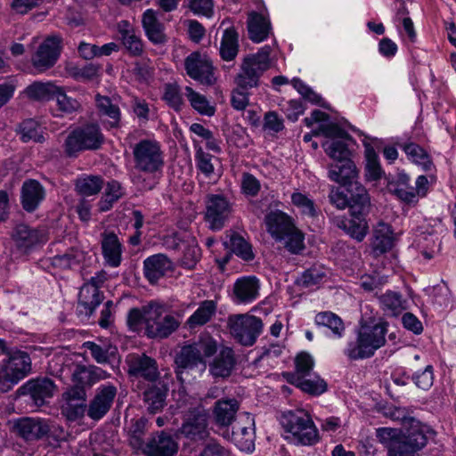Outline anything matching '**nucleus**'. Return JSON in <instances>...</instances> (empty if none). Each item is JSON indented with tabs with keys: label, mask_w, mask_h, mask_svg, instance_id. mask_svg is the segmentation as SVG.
I'll list each match as a JSON object with an SVG mask.
<instances>
[{
	"label": "nucleus",
	"mask_w": 456,
	"mask_h": 456,
	"mask_svg": "<svg viewBox=\"0 0 456 456\" xmlns=\"http://www.w3.org/2000/svg\"><path fill=\"white\" fill-rule=\"evenodd\" d=\"M227 326L233 338L244 346H253L264 330L263 321L249 314L230 315Z\"/></svg>",
	"instance_id": "obj_8"
},
{
	"label": "nucleus",
	"mask_w": 456,
	"mask_h": 456,
	"mask_svg": "<svg viewBox=\"0 0 456 456\" xmlns=\"http://www.w3.org/2000/svg\"><path fill=\"white\" fill-rule=\"evenodd\" d=\"M217 305L214 300H204L198 309L188 318L186 324L191 328H196L208 323L215 315Z\"/></svg>",
	"instance_id": "obj_40"
},
{
	"label": "nucleus",
	"mask_w": 456,
	"mask_h": 456,
	"mask_svg": "<svg viewBox=\"0 0 456 456\" xmlns=\"http://www.w3.org/2000/svg\"><path fill=\"white\" fill-rule=\"evenodd\" d=\"M62 39L59 36L46 37L31 57L34 69L42 73L53 68L60 58Z\"/></svg>",
	"instance_id": "obj_13"
},
{
	"label": "nucleus",
	"mask_w": 456,
	"mask_h": 456,
	"mask_svg": "<svg viewBox=\"0 0 456 456\" xmlns=\"http://www.w3.org/2000/svg\"><path fill=\"white\" fill-rule=\"evenodd\" d=\"M12 236L16 248L22 253H28L45 240L43 232L24 224L16 225Z\"/></svg>",
	"instance_id": "obj_21"
},
{
	"label": "nucleus",
	"mask_w": 456,
	"mask_h": 456,
	"mask_svg": "<svg viewBox=\"0 0 456 456\" xmlns=\"http://www.w3.org/2000/svg\"><path fill=\"white\" fill-rule=\"evenodd\" d=\"M104 139L98 124L88 123L79 126L67 135L63 143V151L69 158H77L83 151L101 149Z\"/></svg>",
	"instance_id": "obj_1"
},
{
	"label": "nucleus",
	"mask_w": 456,
	"mask_h": 456,
	"mask_svg": "<svg viewBox=\"0 0 456 456\" xmlns=\"http://www.w3.org/2000/svg\"><path fill=\"white\" fill-rule=\"evenodd\" d=\"M399 442L411 450V452H416L427 444L428 437L425 433V428L419 423L412 425Z\"/></svg>",
	"instance_id": "obj_43"
},
{
	"label": "nucleus",
	"mask_w": 456,
	"mask_h": 456,
	"mask_svg": "<svg viewBox=\"0 0 456 456\" xmlns=\"http://www.w3.org/2000/svg\"><path fill=\"white\" fill-rule=\"evenodd\" d=\"M102 252L106 264L111 267H118L122 261V244L114 232L102 233Z\"/></svg>",
	"instance_id": "obj_28"
},
{
	"label": "nucleus",
	"mask_w": 456,
	"mask_h": 456,
	"mask_svg": "<svg viewBox=\"0 0 456 456\" xmlns=\"http://www.w3.org/2000/svg\"><path fill=\"white\" fill-rule=\"evenodd\" d=\"M86 258V252L76 248L68 249L62 255L53 258V265L61 269H69L78 265Z\"/></svg>",
	"instance_id": "obj_46"
},
{
	"label": "nucleus",
	"mask_w": 456,
	"mask_h": 456,
	"mask_svg": "<svg viewBox=\"0 0 456 456\" xmlns=\"http://www.w3.org/2000/svg\"><path fill=\"white\" fill-rule=\"evenodd\" d=\"M142 23L146 36L151 43L160 45L167 41V36L164 32L165 27L159 20L156 11L152 9L146 10L142 14Z\"/></svg>",
	"instance_id": "obj_33"
},
{
	"label": "nucleus",
	"mask_w": 456,
	"mask_h": 456,
	"mask_svg": "<svg viewBox=\"0 0 456 456\" xmlns=\"http://www.w3.org/2000/svg\"><path fill=\"white\" fill-rule=\"evenodd\" d=\"M350 194L348 208L354 216H367L370 209V199L367 190L361 184H353L346 189Z\"/></svg>",
	"instance_id": "obj_29"
},
{
	"label": "nucleus",
	"mask_w": 456,
	"mask_h": 456,
	"mask_svg": "<svg viewBox=\"0 0 456 456\" xmlns=\"http://www.w3.org/2000/svg\"><path fill=\"white\" fill-rule=\"evenodd\" d=\"M62 414L70 421H75L84 417L87 413V405L86 402L65 401L61 407Z\"/></svg>",
	"instance_id": "obj_62"
},
{
	"label": "nucleus",
	"mask_w": 456,
	"mask_h": 456,
	"mask_svg": "<svg viewBox=\"0 0 456 456\" xmlns=\"http://www.w3.org/2000/svg\"><path fill=\"white\" fill-rule=\"evenodd\" d=\"M230 245L232 252L244 261H251L255 255L251 245L240 234L232 233L230 237Z\"/></svg>",
	"instance_id": "obj_53"
},
{
	"label": "nucleus",
	"mask_w": 456,
	"mask_h": 456,
	"mask_svg": "<svg viewBox=\"0 0 456 456\" xmlns=\"http://www.w3.org/2000/svg\"><path fill=\"white\" fill-rule=\"evenodd\" d=\"M162 99L175 111L181 110L183 104L180 87L176 83H167L164 86Z\"/></svg>",
	"instance_id": "obj_56"
},
{
	"label": "nucleus",
	"mask_w": 456,
	"mask_h": 456,
	"mask_svg": "<svg viewBox=\"0 0 456 456\" xmlns=\"http://www.w3.org/2000/svg\"><path fill=\"white\" fill-rule=\"evenodd\" d=\"M314 322L318 326L329 328L333 334L341 338L345 331L342 319L332 312H321L315 315Z\"/></svg>",
	"instance_id": "obj_47"
},
{
	"label": "nucleus",
	"mask_w": 456,
	"mask_h": 456,
	"mask_svg": "<svg viewBox=\"0 0 456 456\" xmlns=\"http://www.w3.org/2000/svg\"><path fill=\"white\" fill-rule=\"evenodd\" d=\"M184 90L188 101L195 110L202 115H214L215 109L209 105L208 101L204 95L197 93L190 86H186Z\"/></svg>",
	"instance_id": "obj_50"
},
{
	"label": "nucleus",
	"mask_w": 456,
	"mask_h": 456,
	"mask_svg": "<svg viewBox=\"0 0 456 456\" xmlns=\"http://www.w3.org/2000/svg\"><path fill=\"white\" fill-rule=\"evenodd\" d=\"M169 307L167 303L159 299H153L147 302L141 307H134L129 310L126 317V324L130 330L139 331L142 325L151 327L157 322L165 318L166 314H170Z\"/></svg>",
	"instance_id": "obj_9"
},
{
	"label": "nucleus",
	"mask_w": 456,
	"mask_h": 456,
	"mask_svg": "<svg viewBox=\"0 0 456 456\" xmlns=\"http://www.w3.org/2000/svg\"><path fill=\"white\" fill-rule=\"evenodd\" d=\"M271 48L265 46L256 53L248 54L242 60L235 84L241 90H249L259 86V79L271 66Z\"/></svg>",
	"instance_id": "obj_5"
},
{
	"label": "nucleus",
	"mask_w": 456,
	"mask_h": 456,
	"mask_svg": "<svg viewBox=\"0 0 456 456\" xmlns=\"http://www.w3.org/2000/svg\"><path fill=\"white\" fill-rule=\"evenodd\" d=\"M195 148V161L197 168L209 177L214 173V165L212 163L213 156L208 152H205L201 146L194 142Z\"/></svg>",
	"instance_id": "obj_61"
},
{
	"label": "nucleus",
	"mask_w": 456,
	"mask_h": 456,
	"mask_svg": "<svg viewBox=\"0 0 456 456\" xmlns=\"http://www.w3.org/2000/svg\"><path fill=\"white\" fill-rule=\"evenodd\" d=\"M357 175V168L351 159L335 162L329 167V178L331 181L346 186V189L352 188L353 184H359V183L355 181Z\"/></svg>",
	"instance_id": "obj_25"
},
{
	"label": "nucleus",
	"mask_w": 456,
	"mask_h": 456,
	"mask_svg": "<svg viewBox=\"0 0 456 456\" xmlns=\"http://www.w3.org/2000/svg\"><path fill=\"white\" fill-rule=\"evenodd\" d=\"M365 175L368 180L377 181L380 179L383 175V170L379 163V155L370 146H367L365 149Z\"/></svg>",
	"instance_id": "obj_49"
},
{
	"label": "nucleus",
	"mask_w": 456,
	"mask_h": 456,
	"mask_svg": "<svg viewBox=\"0 0 456 456\" xmlns=\"http://www.w3.org/2000/svg\"><path fill=\"white\" fill-rule=\"evenodd\" d=\"M338 226L357 241L363 240L369 228L366 216H351L350 219L341 220Z\"/></svg>",
	"instance_id": "obj_41"
},
{
	"label": "nucleus",
	"mask_w": 456,
	"mask_h": 456,
	"mask_svg": "<svg viewBox=\"0 0 456 456\" xmlns=\"http://www.w3.org/2000/svg\"><path fill=\"white\" fill-rule=\"evenodd\" d=\"M216 350V340L207 334L200 336L191 344L184 345L175 359L177 378L182 379L183 370L193 369L200 363H204V358L213 356Z\"/></svg>",
	"instance_id": "obj_4"
},
{
	"label": "nucleus",
	"mask_w": 456,
	"mask_h": 456,
	"mask_svg": "<svg viewBox=\"0 0 456 456\" xmlns=\"http://www.w3.org/2000/svg\"><path fill=\"white\" fill-rule=\"evenodd\" d=\"M248 37L255 43L265 40L271 31L269 19L258 12H251L248 18Z\"/></svg>",
	"instance_id": "obj_38"
},
{
	"label": "nucleus",
	"mask_w": 456,
	"mask_h": 456,
	"mask_svg": "<svg viewBox=\"0 0 456 456\" xmlns=\"http://www.w3.org/2000/svg\"><path fill=\"white\" fill-rule=\"evenodd\" d=\"M240 403L235 398H222L213 406L214 421L221 428H226L236 419Z\"/></svg>",
	"instance_id": "obj_22"
},
{
	"label": "nucleus",
	"mask_w": 456,
	"mask_h": 456,
	"mask_svg": "<svg viewBox=\"0 0 456 456\" xmlns=\"http://www.w3.org/2000/svg\"><path fill=\"white\" fill-rule=\"evenodd\" d=\"M393 231L391 226L379 222L374 230L371 241V250L375 256H379L389 251L393 247Z\"/></svg>",
	"instance_id": "obj_37"
},
{
	"label": "nucleus",
	"mask_w": 456,
	"mask_h": 456,
	"mask_svg": "<svg viewBox=\"0 0 456 456\" xmlns=\"http://www.w3.org/2000/svg\"><path fill=\"white\" fill-rule=\"evenodd\" d=\"M134 167L141 173L156 175L164 167V152L154 139H142L132 146Z\"/></svg>",
	"instance_id": "obj_6"
},
{
	"label": "nucleus",
	"mask_w": 456,
	"mask_h": 456,
	"mask_svg": "<svg viewBox=\"0 0 456 456\" xmlns=\"http://www.w3.org/2000/svg\"><path fill=\"white\" fill-rule=\"evenodd\" d=\"M167 391L163 385H152L144 391L143 399L151 413H156L164 407Z\"/></svg>",
	"instance_id": "obj_42"
},
{
	"label": "nucleus",
	"mask_w": 456,
	"mask_h": 456,
	"mask_svg": "<svg viewBox=\"0 0 456 456\" xmlns=\"http://www.w3.org/2000/svg\"><path fill=\"white\" fill-rule=\"evenodd\" d=\"M266 230L277 241H281L296 225L292 218L282 211H271L265 218Z\"/></svg>",
	"instance_id": "obj_23"
},
{
	"label": "nucleus",
	"mask_w": 456,
	"mask_h": 456,
	"mask_svg": "<svg viewBox=\"0 0 456 456\" xmlns=\"http://www.w3.org/2000/svg\"><path fill=\"white\" fill-rule=\"evenodd\" d=\"M147 420L144 418L136 419L132 423L128 431V440L134 449H142L145 446L144 436L146 433Z\"/></svg>",
	"instance_id": "obj_52"
},
{
	"label": "nucleus",
	"mask_w": 456,
	"mask_h": 456,
	"mask_svg": "<svg viewBox=\"0 0 456 456\" xmlns=\"http://www.w3.org/2000/svg\"><path fill=\"white\" fill-rule=\"evenodd\" d=\"M322 267L314 265L305 271L296 280L295 283L302 288H310L318 285L325 277Z\"/></svg>",
	"instance_id": "obj_54"
},
{
	"label": "nucleus",
	"mask_w": 456,
	"mask_h": 456,
	"mask_svg": "<svg viewBox=\"0 0 456 456\" xmlns=\"http://www.w3.org/2000/svg\"><path fill=\"white\" fill-rule=\"evenodd\" d=\"M180 320L173 314H166L151 327H144V335L151 339H164L171 336L180 327Z\"/></svg>",
	"instance_id": "obj_34"
},
{
	"label": "nucleus",
	"mask_w": 456,
	"mask_h": 456,
	"mask_svg": "<svg viewBox=\"0 0 456 456\" xmlns=\"http://www.w3.org/2000/svg\"><path fill=\"white\" fill-rule=\"evenodd\" d=\"M121 39L124 46L133 56H139L143 51L142 40L134 30L120 29Z\"/></svg>",
	"instance_id": "obj_59"
},
{
	"label": "nucleus",
	"mask_w": 456,
	"mask_h": 456,
	"mask_svg": "<svg viewBox=\"0 0 456 456\" xmlns=\"http://www.w3.org/2000/svg\"><path fill=\"white\" fill-rule=\"evenodd\" d=\"M281 425L302 445H312L318 442V431L310 417L303 410L288 411L281 417Z\"/></svg>",
	"instance_id": "obj_7"
},
{
	"label": "nucleus",
	"mask_w": 456,
	"mask_h": 456,
	"mask_svg": "<svg viewBox=\"0 0 456 456\" xmlns=\"http://www.w3.org/2000/svg\"><path fill=\"white\" fill-rule=\"evenodd\" d=\"M14 431L26 441L41 439L50 431L47 423L41 419L21 418L14 422Z\"/></svg>",
	"instance_id": "obj_20"
},
{
	"label": "nucleus",
	"mask_w": 456,
	"mask_h": 456,
	"mask_svg": "<svg viewBox=\"0 0 456 456\" xmlns=\"http://www.w3.org/2000/svg\"><path fill=\"white\" fill-rule=\"evenodd\" d=\"M305 236L297 227L293 228L288 234L284 235L285 248L291 254H300L305 248Z\"/></svg>",
	"instance_id": "obj_60"
},
{
	"label": "nucleus",
	"mask_w": 456,
	"mask_h": 456,
	"mask_svg": "<svg viewBox=\"0 0 456 456\" xmlns=\"http://www.w3.org/2000/svg\"><path fill=\"white\" fill-rule=\"evenodd\" d=\"M221 58L225 61H233L239 53V35L233 27L224 31L220 49Z\"/></svg>",
	"instance_id": "obj_39"
},
{
	"label": "nucleus",
	"mask_w": 456,
	"mask_h": 456,
	"mask_svg": "<svg viewBox=\"0 0 456 456\" xmlns=\"http://www.w3.org/2000/svg\"><path fill=\"white\" fill-rule=\"evenodd\" d=\"M322 146L325 152L336 162L351 159L347 144L341 140L333 139L330 142H326Z\"/></svg>",
	"instance_id": "obj_55"
},
{
	"label": "nucleus",
	"mask_w": 456,
	"mask_h": 456,
	"mask_svg": "<svg viewBox=\"0 0 456 456\" xmlns=\"http://www.w3.org/2000/svg\"><path fill=\"white\" fill-rule=\"evenodd\" d=\"M386 333L387 329L382 324L362 327L356 339L347 343L344 354L352 361L370 358L385 345Z\"/></svg>",
	"instance_id": "obj_2"
},
{
	"label": "nucleus",
	"mask_w": 456,
	"mask_h": 456,
	"mask_svg": "<svg viewBox=\"0 0 456 456\" xmlns=\"http://www.w3.org/2000/svg\"><path fill=\"white\" fill-rule=\"evenodd\" d=\"M232 211L229 200L221 194H208L206 197L205 220L209 228L214 231L221 230Z\"/></svg>",
	"instance_id": "obj_15"
},
{
	"label": "nucleus",
	"mask_w": 456,
	"mask_h": 456,
	"mask_svg": "<svg viewBox=\"0 0 456 456\" xmlns=\"http://www.w3.org/2000/svg\"><path fill=\"white\" fill-rule=\"evenodd\" d=\"M45 189L37 180L25 181L21 187V204L28 212L35 211L45 199Z\"/></svg>",
	"instance_id": "obj_32"
},
{
	"label": "nucleus",
	"mask_w": 456,
	"mask_h": 456,
	"mask_svg": "<svg viewBox=\"0 0 456 456\" xmlns=\"http://www.w3.org/2000/svg\"><path fill=\"white\" fill-rule=\"evenodd\" d=\"M177 450L178 444L174 438L161 432L145 444L143 452L148 456H175Z\"/></svg>",
	"instance_id": "obj_27"
},
{
	"label": "nucleus",
	"mask_w": 456,
	"mask_h": 456,
	"mask_svg": "<svg viewBox=\"0 0 456 456\" xmlns=\"http://www.w3.org/2000/svg\"><path fill=\"white\" fill-rule=\"evenodd\" d=\"M169 307L167 303L159 299H153L147 302L141 307H134L129 310L126 317V324L130 330L139 331L142 325L151 327L157 322L165 318L166 314H170Z\"/></svg>",
	"instance_id": "obj_10"
},
{
	"label": "nucleus",
	"mask_w": 456,
	"mask_h": 456,
	"mask_svg": "<svg viewBox=\"0 0 456 456\" xmlns=\"http://www.w3.org/2000/svg\"><path fill=\"white\" fill-rule=\"evenodd\" d=\"M117 395V387L113 385H102L87 405V416L93 420L102 419L110 410Z\"/></svg>",
	"instance_id": "obj_17"
},
{
	"label": "nucleus",
	"mask_w": 456,
	"mask_h": 456,
	"mask_svg": "<svg viewBox=\"0 0 456 456\" xmlns=\"http://www.w3.org/2000/svg\"><path fill=\"white\" fill-rule=\"evenodd\" d=\"M76 190L84 196L99 193L103 186V179L100 175H83L76 180Z\"/></svg>",
	"instance_id": "obj_45"
},
{
	"label": "nucleus",
	"mask_w": 456,
	"mask_h": 456,
	"mask_svg": "<svg viewBox=\"0 0 456 456\" xmlns=\"http://www.w3.org/2000/svg\"><path fill=\"white\" fill-rule=\"evenodd\" d=\"M59 86L53 83L35 82L27 87L29 98L37 101H48L53 99L58 93Z\"/></svg>",
	"instance_id": "obj_48"
},
{
	"label": "nucleus",
	"mask_w": 456,
	"mask_h": 456,
	"mask_svg": "<svg viewBox=\"0 0 456 456\" xmlns=\"http://www.w3.org/2000/svg\"><path fill=\"white\" fill-rule=\"evenodd\" d=\"M54 98H56L59 110L62 112L72 113L80 107V103L76 99L68 96L61 87H59Z\"/></svg>",
	"instance_id": "obj_64"
},
{
	"label": "nucleus",
	"mask_w": 456,
	"mask_h": 456,
	"mask_svg": "<svg viewBox=\"0 0 456 456\" xmlns=\"http://www.w3.org/2000/svg\"><path fill=\"white\" fill-rule=\"evenodd\" d=\"M396 144L403 151L411 162L420 166L425 172H432L436 169L430 155L418 143L410 140H401Z\"/></svg>",
	"instance_id": "obj_26"
},
{
	"label": "nucleus",
	"mask_w": 456,
	"mask_h": 456,
	"mask_svg": "<svg viewBox=\"0 0 456 456\" xmlns=\"http://www.w3.org/2000/svg\"><path fill=\"white\" fill-rule=\"evenodd\" d=\"M125 194L120 183L111 180L107 183L105 191L99 201V209L102 212L110 210L115 202L121 199Z\"/></svg>",
	"instance_id": "obj_44"
},
{
	"label": "nucleus",
	"mask_w": 456,
	"mask_h": 456,
	"mask_svg": "<svg viewBox=\"0 0 456 456\" xmlns=\"http://www.w3.org/2000/svg\"><path fill=\"white\" fill-rule=\"evenodd\" d=\"M55 389L56 386L51 379L38 378L27 381L19 391L21 395H29L36 405L41 406L53 396Z\"/></svg>",
	"instance_id": "obj_18"
},
{
	"label": "nucleus",
	"mask_w": 456,
	"mask_h": 456,
	"mask_svg": "<svg viewBox=\"0 0 456 456\" xmlns=\"http://www.w3.org/2000/svg\"><path fill=\"white\" fill-rule=\"evenodd\" d=\"M6 357L0 364V392L12 389L31 371V359L28 353L7 347Z\"/></svg>",
	"instance_id": "obj_3"
},
{
	"label": "nucleus",
	"mask_w": 456,
	"mask_h": 456,
	"mask_svg": "<svg viewBox=\"0 0 456 456\" xmlns=\"http://www.w3.org/2000/svg\"><path fill=\"white\" fill-rule=\"evenodd\" d=\"M223 436L234 443L240 451L253 452L256 439L254 416L245 412L232 426V433L225 429Z\"/></svg>",
	"instance_id": "obj_12"
},
{
	"label": "nucleus",
	"mask_w": 456,
	"mask_h": 456,
	"mask_svg": "<svg viewBox=\"0 0 456 456\" xmlns=\"http://www.w3.org/2000/svg\"><path fill=\"white\" fill-rule=\"evenodd\" d=\"M171 261L163 254H156L143 261V273L151 284H155L171 269Z\"/></svg>",
	"instance_id": "obj_30"
},
{
	"label": "nucleus",
	"mask_w": 456,
	"mask_h": 456,
	"mask_svg": "<svg viewBox=\"0 0 456 456\" xmlns=\"http://www.w3.org/2000/svg\"><path fill=\"white\" fill-rule=\"evenodd\" d=\"M291 201L294 206L300 209L304 216L314 218L317 216L318 210L313 200L301 192H294L291 195Z\"/></svg>",
	"instance_id": "obj_57"
},
{
	"label": "nucleus",
	"mask_w": 456,
	"mask_h": 456,
	"mask_svg": "<svg viewBox=\"0 0 456 456\" xmlns=\"http://www.w3.org/2000/svg\"><path fill=\"white\" fill-rule=\"evenodd\" d=\"M235 366L234 353L232 348L224 347L209 365L210 373L216 378L229 377Z\"/></svg>",
	"instance_id": "obj_36"
},
{
	"label": "nucleus",
	"mask_w": 456,
	"mask_h": 456,
	"mask_svg": "<svg viewBox=\"0 0 456 456\" xmlns=\"http://www.w3.org/2000/svg\"><path fill=\"white\" fill-rule=\"evenodd\" d=\"M259 280L256 276H243L232 286V300L237 305L250 304L259 296Z\"/></svg>",
	"instance_id": "obj_19"
},
{
	"label": "nucleus",
	"mask_w": 456,
	"mask_h": 456,
	"mask_svg": "<svg viewBox=\"0 0 456 456\" xmlns=\"http://www.w3.org/2000/svg\"><path fill=\"white\" fill-rule=\"evenodd\" d=\"M95 103L98 114L105 128H118L121 126V111L117 104H114L110 97L100 94L95 95Z\"/></svg>",
	"instance_id": "obj_24"
},
{
	"label": "nucleus",
	"mask_w": 456,
	"mask_h": 456,
	"mask_svg": "<svg viewBox=\"0 0 456 456\" xmlns=\"http://www.w3.org/2000/svg\"><path fill=\"white\" fill-rule=\"evenodd\" d=\"M39 125L34 119H26L20 124V138L22 142L34 141L43 142L45 137L39 133Z\"/></svg>",
	"instance_id": "obj_58"
},
{
	"label": "nucleus",
	"mask_w": 456,
	"mask_h": 456,
	"mask_svg": "<svg viewBox=\"0 0 456 456\" xmlns=\"http://www.w3.org/2000/svg\"><path fill=\"white\" fill-rule=\"evenodd\" d=\"M186 74L204 86H213L216 82L215 68L211 60L200 52H192L184 59Z\"/></svg>",
	"instance_id": "obj_14"
},
{
	"label": "nucleus",
	"mask_w": 456,
	"mask_h": 456,
	"mask_svg": "<svg viewBox=\"0 0 456 456\" xmlns=\"http://www.w3.org/2000/svg\"><path fill=\"white\" fill-rule=\"evenodd\" d=\"M126 363L127 372L132 377L153 382L159 376L156 360L145 354H130L126 358Z\"/></svg>",
	"instance_id": "obj_16"
},
{
	"label": "nucleus",
	"mask_w": 456,
	"mask_h": 456,
	"mask_svg": "<svg viewBox=\"0 0 456 456\" xmlns=\"http://www.w3.org/2000/svg\"><path fill=\"white\" fill-rule=\"evenodd\" d=\"M283 377L288 383L296 386L303 392L311 395H320L327 391L328 385L324 379L320 377L314 379H305L297 374L283 373Z\"/></svg>",
	"instance_id": "obj_35"
},
{
	"label": "nucleus",
	"mask_w": 456,
	"mask_h": 456,
	"mask_svg": "<svg viewBox=\"0 0 456 456\" xmlns=\"http://www.w3.org/2000/svg\"><path fill=\"white\" fill-rule=\"evenodd\" d=\"M208 427V413L202 405L199 404L184 411L180 432L188 439L204 440L209 435Z\"/></svg>",
	"instance_id": "obj_11"
},
{
	"label": "nucleus",
	"mask_w": 456,
	"mask_h": 456,
	"mask_svg": "<svg viewBox=\"0 0 456 456\" xmlns=\"http://www.w3.org/2000/svg\"><path fill=\"white\" fill-rule=\"evenodd\" d=\"M384 311L391 315H398L404 309L402 295L399 292L387 291L379 297Z\"/></svg>",
	"instance_id": "obj_51"
},
{
	"label": "nucleus",
	"mask_w": 456,
	"mask_h": 456,
	"mask_svg": "<svg viewBox=\"0 0 456 456\" xmlns=\"http://www.w3.org/2000/svg\"><path fill=\"white\" fill-rule=\"evenodd\" d=\"M314 364V362L313 357L306 352H301L295 359L296 371L289 373L297 374L299 377L305 378L313 370Z\"/></svg>",
	"instance_id": "obj_63"
},
{
	"label": "nucleus",
	"mask_w": 456,
	"mask_h": 456,
	"mask_svg": "<svg viewBox=\"0 0 456 456\" xmlns=\"http://www.w3.org/2000/svg\"><path fill=\"white\" fill-rule=\"evenodd\" d=\"M102 292L92 285H83L78 294L77 312L80 315L90 317L102 302Z\"/></svg>",
	"instance_id": "obj_31"
}]
</instances>
